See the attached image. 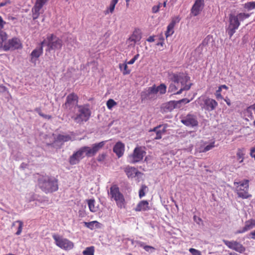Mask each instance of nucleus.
<instances>
[{"label": "nucleus", "mask_w": 255, "mask_h": 255, "mask_svg": "<svg viewBox=\"0 0 255 255\" xmlns=\"http://www.w3.org/2000/svg\"><path fill=\"white\" fill-rule=\"evenodd\" d=\"M38 186L46 194L51 193L58 190V180L48 175H42L38 179Z\"/></svg>", "instance_id": "1"}, {"label": "nucleus", "mask_w": 255, "mask_h": 255, "mask_svg": "<svg viewBox=\"0 0 255 255\" xmlns=\"http://www.w3.org/2000/svg\"><path fill=\"white\" fill-rule=\"evenodd\" d=\"M91 115V112L88 106H79L77 107V111L75 115L71 116L74 121L79 124L87 122Z\"/></svg>", "instance_id": "2"}, {"label": "nucleus", "mask_w": 255, "mask_h": 255, "mask_svg": "<svg viewBox=\"0 0 255 255\" xmlns=\"http://www.w3.org/2000/svg\"><path fill=\"white\" fill-rule=\"evenodd\" d=\"M192 100L184 98L178 101H171L162 105L160 111L162 113H167L171 112L175 108H180L182 105H185Z\"/></svg>", "instance_id": "3"}, {"label": "nucleus", "mask_w": 255, "mask_h": 255, "mask_svg": "<svg viewBox=\"0 0 255 255\" xmlns=\"http://www.w3.org/2000/svg\"><path fill=\"white\" fill-rule=\"evenodd\" d=\"M112 199H113L116 202L118 207L122 209L124 207L125 200L123 195L120 192L119 188L116 185L112 186L109 193Z\"/></svg>", "instance_id": "4"}, {"label": "nucleus", "mask_w": 255, "mask_h": 255, "mask_svg": "<svg viewBox=\"0 0 255 255\" xmlns=\"http://www.w3.org/2000/svg\"><path fill=\"white\" fill-rule=\"evenodd\" d=\"M249 182L248 180H244L243 182H235V185H238L236 189V192L239 197L242 199H248L252 196L249 193Z\"/></svg>", "instance_id": "5"}, {"label": "nucleus", "mask_w": 255, "mask_h": 255, "mask_svg": "<svg viewBox=\"0 0 255 255\" xmlns=\"http://www.w3.org/2000/svg\"><path fill=\"white\" fill-rule=\"evenodd\" d=\"M52 238L55 245L63 250H70L74 248V243L66 238L55 234L52 235Z\"/></svg>", "instance_id": "6"}, {"label": "nucleus", "mask_w": 255, "mask_h": 255, "mask_svg": "<svg viewBox=\"0 0 255 255\" xmlns=\"http://www.w3.org/2000/svg\"><path fill=\"white\" fill-rule=\"evenodd\" d=\"M63 45L62 40L51 34L47 36V48L46 51L61 49Z\"/></svg>", "instance_id": "7"}, {"label": "nucleus", "mask_w": 255, "mask_h": 255, "mask_svg": "<svg viewBox=\"0 0 255 255\" xmlns=\"http://www.w3.org/2000/svg\"><path fill=\"white\" fill-rule=\"evenodd\" d=\"M229 24L226 29V32L231 38L233 34L236 32V30L239 28L240 22L239 17L233 14H230L229 16Z\"/></svg>", "instance_id": "8"}, {"label": "nucleus", "mask_w": 255, "mask_h": 255, "mask_svg": "<svg viewBox=\"0 0 255 255\" xmlns=\"http://www.w3.org/2000/svg\"><path fill=\"white\" fill-rule=\"evenodd\" d=\"M146 152L141 146L136 147L132 153L128 156L129 162L131 163H135L140 162L143 159Z\"/></svg>", "instance_id": "9"}, {"label": "nucleus", "mask_w": 255, "mask_h": 255, "mask_svg": "<svg viewBox=\"0 0 255 255\" xmlns=\"http://www.w3.org/2000/svg\"><path fill=\"white\" fill-rule=\"evenodd\" d=\"M22 46L20 40L17 37H13L5 42L2 46V49L5 51L9 50L13 51L22 48Z\"/></svg>", "instance_id": "10"}, {"label": "nucleus", "mask_w": 255, "mask_h": 255, "mask_svg": "<svg viewBox=\"0 0 255 255\" xmlns=\"http://www.w3.org/2000/svg\"><path fill=\"white\" fill-rule=\"evenodd\" d=\"M105 141H101L98 143L94 144L92 147L89 146H83L82 147L83 153H85L87 157H90L95 155L96 153L101 149L105 145Z\"/></svg>", "instance_id": "11"}, {"label": "nucleus", "mask_w": 255, "mask_h": 255, "mask_svg": "<svg viewBox=\"0 0 255 255\" xmlns=\"http://www.w3.org/2000/svg\"><path fill=\"white\" fill-rule=\"evenodd\" d=\"M181 122L185 126L189 127H195L198 125V121L196 115L188 114L181 118Z\"/></svg>", "instance_id": "12"}, {"label": "nucleus", "mask_w": 255, "mask_h": 255, "mask_svg": "<svg viewBox=\"0 0 255 255\" xmlns=\"http://www.w3.org/2000/svg\"><path fill=\"white\" fill-rule=\"evenodd\" d=\"M170 79L172 82V83L176 84L178 86L180 85L179 83L181 85L186 84L190 79V77L187 75H184L183 73H179V74L172 73L169 75Z\"/></svg>", "instance_id": "13"}, {"label": "nucleus", "mask_w": 255, "mask_h": 255, "mask_svg": "<svg viewBox=\"0 0 255 255\" xmlns=\"http://www.w3.org/2000/svg\"><path fill=\"white\" fill-rule=\"evenodd\" d=\"M166 91V86L165 84L162 83L158 86H156L154 84L152 86L150 87L147 90L146 95H155L159 93L161 95L164 94Z\"/></svg>", "instance_id": "14"}, {"label": "nucleus", "mask_w": 255, "mask_h": 255, "mask_svg": "<svg viewBox=\"0 0 255 255\" xmlns=\"http://www.w3.org/2000/svg\"><path fill=\"white\" fill-rule=\"evenodd\" d=\"M224 244L230 249L242 253L245 251V248L236 241H224Z\"/></svg>", "instance_id": "15"}, {"label": "nucleus", "mask_w": 255, "mask_h": 255, "mask_svg": "<svg viewBox=\"0 0 255 255\" xmlns=\"http://www.w3.org/2000/svg\"><path fill=\"white\" fill-rule=\"evenodd\" d=\"M191 85L192 84H190L189 85H186L183 87H181L179 90H177L178 87L179 86H178L176 84L171 83L169 86L168 92L171 94V96L180 94L183 90H188L190 88Z\"/></svg>", "instance_id": "16"}, {"label": "nucleus", "mask_w": 255, "mask_h": 255, "mask_svg": "<svg viewBox=\"0 0 255 255\" xmlns=\"http://www.w3.org/2000/svg\"><path fill=\"white\" fill-rule=\"evenodd\" d=\"M43 49L41 47H37L30 54V59L29 61L35 65L38 58L42 54Z\"/></svg>", "instance_id": "17"}, {"label": "nucleus", "mask_w": 255, "mask_h": 255, "mask_svg": "<svg viewBox=\"0 0 255 255\" xmlns=\"http://www.w3.org/2000/svg\"><path fill=\"white\" fill-rule=\"evenodd\" d=\"M204 6V0H196L193 5L191 12L194 16L198 15L200 12L202 11Z\"/></svg>", "instance_id": "18"}, {"label": "nucleus", "mask_w": 255, "mask_h": 255, "mask_svg": "<svg viewBox=\"0 0 255 255\" xmlns=\"http://www.w3.org/2000/svg\"><path fill=\"white\" fill-rule=\"evenodd\" d=\"M83 151L82 147L80 148L77 152L73 154L69 158V162L71 165H74L78 163L80 160L83 157Z\"/></svg>", "instance_id": "19"}, {"label": "nucleus", "mask_w": 255, "mask_h": 255, "mask_svg": "<svg viewBox=\"0 0 255 255\" xmlns=\"http://www.w3.org/2000/svg\"><path fill=\"white\" fill-rule=\"evenodd\" d=\"M66 109H72L74 108L75 110L77 109L78 97H67V101L64 105Z\"/></svg>", "instance_id": "20"}, {"label": "nucleus", "mask_w": 255, "mask_h": 255, "mask_svg": "<svg viewBox=\"0 0 255 255\" xmlns=\"http://www.w3.org/2000/svg\"><path fill=\"white\" fill-rule=\"evenodd\" d=\"M255 227V220L253 219L246 221L245 223V226L242 230H238L236 232V234H242L247 231L251 230Z\"/></svg>", "instance_id": "21"}, {"label": "nucleus", "mask_w": 255, "mask_h": 255, "mask_svg": "<svg viewBox=\"0 0 255 255\" xmlns=\"http://www.w3.org/2000/svg\"><path fill=\"white\" fill-rule=\"evenodd\" d=\"M113 151L119 158H120L124 153L125 144L121 141H118L114 146Z\"/></svg>", "instance_id": "22"}, {"label": "nucleus", "mask_w": 255, "mask_h": 255, "mask_svg": "<svg viewBox=\"0 0 255 255\" xmlns=\"http://www.w3.org/2000/svg\"><path fill=\"white\" fill-rule=\"evenodd\" d=\"M150 209L149 203L146 200L140 201L134 208L136 212L146 211Z\"/></svg>", "instance_id": "23"}, {"label": "nucleus", "mask_w": 255, "mask_h": 255, "mask_svg": "<svg viewBox=\"0 0 255 255\" xmlns=\"http://www.w3.org/2000/svg\"><path fill=\"white\" fill-rule=\"evenodd\" d=\"M124 171L128 177L131 178L137 175L138 174L140 173L136 168L129 166L125 167Z\"/></svg>", "instance_id": "24"}, {"label": "nucleus", "mask_w": 255, "mask_h": 255, "mask_svg": "<svg viewBox=\"0 0 255 255\" xmlns=\"http://www.w3.org/2000/svg\"><path fill=\"white\" fill-rule=\"evenodd\" d=\"M206 109L208 111H213L217 106V102L213 99H207L205 101Z\"/></svg>", "instance_id": "25"}, {"label": "nucleus", "mask_w": 255, "mask_h": 255, "mask_svg": "<svg viewBox=\"0 0 255 255\" xmlns=\"http://www.w3.org/2000/svg\"><path fill=\"white\" fill-rule=\"evenodd\" d=\"M141 38V34L139 30H135L133 31V34L129 38L130 41L134 42L135 43L137 41H139Z\"/></svg>", "instance_id": "26"}, {"label": "nucleus", "mask_w": 255, "mask_h": 255, "mask_svg": "<svg viewBox=\"0 0 255 255\" xmlns=\"http://www.w3.org/2000/svg\"><path fill=\"white\" fill-rule=\"evenodd\" d=\"M71 139V137L68 134H58L56 138V141L58 142H67Z\"/></svg>", "instance_id": "27"}, {"label": "nucleus", "mask_w": 255, "mask_h": 255, "mask_svg": "<svg viewBox=\"0 0 255 255\" xmlns=\"http://www.w3.org/2000/svg\"><path fill=\"white\" fill-rule=\"evenodd\" d=\"M163 127L162 129L159 128L157 130L156 132V136L154 137L155 139H160L162 138V135L166 132V128L168 127L167 124H165L162 126Z\"/></svg>", "instance_id": "28"}, {"label": "nucleus", "mask_w": 255, "mask_h": 255, "mask_svg": "<svg viewBox=\"0 0 255 255\" xmlns=\"http://www.w3.org/2000/svg\"><path fill=\"white\" fill-rule=\"evenodd\" d=\"M48 0H36L32 8H34L35 11L40 10Z\"/></svg>", "instance_id": "29"}, {"label": "nucleus", "mask_w": 255, "mask_h": 255, "mask_svg": "<svg viewBox=\"0 0 255 255\" xmlns=\"http://www.w3.org/2000/svg\"><path fill=\"white\" fill-rule=\"evenodd\" d=\"M48 0H36L32 8H34L35 11L40 10Z\"/></svg>", "instance_id": "30"}, {"label": "nucleus", "mask_w": 255, "mask_h": 255, "mask_svg": "<svg viewBox=\"0 0 255 255\" xmlns=\"http://www.w3.org/2000/svg\"><path fill=\"white\" fill-rule=\"evenodd\" d=\"M48 0H36L32 8H34L35 11L40 10Z\"/></svg>", "instance_id": "31"}, {"label": "nucleus", "mask_w": 255, "mask_h": 255, "mask_svg": "<svg viewBox=\"0 0 255 255\" xmlns=\"http://www.w3.org/2000/svg\"><path fill=\"white\" fill-rule=\"evenodd\" d=\"M245 149L244 148H239L237 152V158L239 163H242L244 160Z\"/></svg>", "instance_id": "32"}, {"label": "nucleus", "mask_w": 255, "mask_h": 255, "mask_svg": "<svg viewBox=\"0 0 255 255\" xmlns=\"http://www.w3.org/2000/svg\"><path fill=\"white\" fill-rule=\"evenodd\" d=\"M119 68L121 71L123 72L124 75L129 74L130 72V70L128 69L127 63L125 62L124 63L119 64Z\"/></svg>", "instance_id": "33"}, {"label": "nucleus", "mask_w": 255, "mask_h": 255, "mask_svg": "<svg viewBox=\"0 0 255 255\" xmlns=\"http://www.w3.org/2000/svg\"><path fill=\"white\" fill-rule=\"evenodd\" d=\"M87 203L89 210L91 212H96L97 211V207L95 206V200L94 199L88 200Z\"/></svg>", "instance_id": "34"}, {"label": "nucleus", "mask_w": 255, "mask_h": 255, "mask_svg": "<svg viewBox=\"0 0 255 255\" xmlns=\"http://www.w3.org/2000/svg\"><path fill=\"white\" fill-rule=\"evenodd\" d=\"M7 35L5 32L0 30V48L2 49L3 42L6 41Z\"/></svg>", "instance_id": "35"}, {"label": "nucleus", "mask_w": 255, "mask_h": 255, "mask_svg": "<svg viewBox=\"0 0 255 255\" xmlns=\"http://www.w3.org/2000/svg\"><path fill=\"white\" fill-rule=\"evenodd\" d=\"M16 223L18 224V227L15 234L16 235H19L21 233L23 224L21 221L18 220L14 222L12 224V226H14Z\"/></svg>", "instance_id": "36"}, {"label": "nucleus", "mask_w": 255, "mask_h": 255, "mask_svg": "<svg viewBox=\"0 0 255 255\" xmlns=\"http://www.w3.org/2000/svg\"><path fill=\"white\" fill-rule=\"evenodd\" d=\"M214 147H215V141H213L204 147H200L199 152H206L211 150Z\"/></svg>", "instance_id": "37"}, {"label": "nucleus", "mask_w": 255, "mask_h": 255, "mask_svg": "<svg viewBox=\"0 0 255 255\" xmlns=\"http://www.w3.org/2000/svg\"><path fill=\"white\" fill-rule=\"evenodd\" d=\"M95 253V247L94 246H91L87 247L83 252V255H94Z\"/></svg>", "instance_id": "38"}, {"label": "nucleus", "mask_w": 255, "mask_h": 255, "mask_svg": "<svg viewBox=\"0 0 255 255\" xmlns=\"http://www.w3.org/2000/svg\"><path fill=\"white\" fill-rule=\"evenodd\" d=\"M119 0H112L109 8L106 12V14L108 13L109 12L112 13L115 9V5L118 3Z\"/></svg>", "instance_id": "39"}, {"label": "nucleus", "mask_w": 255, "mask_h": 255, "mask_svg": "<svg viewBox=\"0 0 255 255\" xmlns=\"http://www.w3.org/2000/svg\"><path fill=\"white\" fill-rule=\"evenodd\" d=\"M148 190V187L145 185H142L139 190V197L140 198H142L145 195V192Z\"/></svg>", "instance_id": "40"}, {"label": "nucleus", "mask_w": 255, "mask_h": 255, "mask_svg": "<svg viewBox=\"0 0 255 255\" xmlns=\"http://www.w3.org/2000/svg\"><path fill=\"white\" fill-rule=\"evenodd\" d=\"M173 28L174 27L173 26L172 24H168L165 33L166 37L171 35L174 33Z\"/></svg>", "instance_id": "41"}, {"label": "nucleus", "mask_w": 255, "mask_h": 255, "mask_svg": "<svg viewBox=\"0 0 255 255\" xmlns=\"http://www.w3.org/2000/svg\"><path fill=\"white\" fill-rule=\"evenodd\" d=\"M99 224V222L96 221H92L90 222H84L85 226L91 230L94 229L95 224L98 225Z\"/></svg>", "instance_id": "42"}, {"label": "nucleus", "mask_w": 255, "mask_h": 255, "mask_svg": "<svg viewBox=\"0 0 255 255\" xmlns=\"http://www.w3.org/2000/svg\"><path fill=\"white\" fill-rule=\"evenodd\" d=\"M117 105V103L113 99H109L107 102V106L110 110Z\"/></svg>", "instance_id": "43"}, {"label": "nucleus", "mask_w": 255, "mask_h": 255, "mask_svg": "<svg viewBox=\"0 0 255 255\" xmlns=\"http://www.w3.org/2000/svg\"><path fill=\"white\" fill-rule=\"evenodd\" d=\"M245 7L248 10H251L255 8V1L248 2L245 4Z\"/></svg>", "instance_id": "44"}, {"label": "nucleus", "mask_w": 255, "mask_h": 255, "mask_svg": "<svg viewBox=\"0 0 255 255\" xmlns=\"http://www.w3.org/2000/svg\"><path fill=\"white\" fill-rule=\"evenodd\" d=\"M237 16L239 17V20H243L244 19L248 18L250 16V14L245 13H240Z\"/></svg>", "instance_id": "45"}, {"label": "nucleus", "mask_w": 255, "mask_h": 255, "mask_svg": "<svg viewBox=\"0 0 255 255\" xmlns=\"http://www.w3.org/2000/svg\"><path fill=\"white\" fill-rule=\"evenodd\" d=\"M211 39L210 35H208L202 41L200 46H205L207 45Z\"/></svg>", "instance_id": "46"}, {"label": "nucleus", "mask_w": 255, "mask_h": 255, "mask_svg": "<svg viewBox=\"0 0 255 255\" xmlns=\"http://www.w3.org/2000/svg\"><path fill=\"white\" fill-rule=\"evenodd\" d=\"M189 251L192 255H202L201 253L199 251L194 248H190Z\"/></svg>", "instance_id": "47"}, {"label": "nucleus", "mask_w": 255, "mask_h": 255, "mask_svg": "<svg viewBox=\"0 0 255 255\" xmlns=\"http://www.w3.org/2000/svg\"><path fill=\"white\" fill-rule=\"evenodd\" d=\"M180 20V18L179 16H176L172 18L171 22L169 24H172L173 26L174 27L176 23H178Z\"/></svg>", "instance_id": "48"}, {"label": "nucleus", "mask_w": 255, "mask_h": 255, "mask_svg": "<svg viewBox=\"0 0 255 255\" xmlns=\"http://www.w3.org/2000/svg\"><path fill=\"white\" fill-rule=\"evenodd\" d=\"M39 11L40 10H37V11H35V9H34V8H32V18L33 20H35L36 19L39 14H40V12H39Z\"/></svg>", "instance_id": "49"}, {"label": "nucleus", "mask_w": 255, "mask_h": 255, "mask_svg": "<svg viewBox=\"0 0 255 255\" xmlns=\"http://www.w3.org/2000/svg\"><path fill=\"white\" fill-rule=\"evenodd\" d=\"M140 247H143V248L146 251V252H149L150 250H154L155 249L150 246H144L143 243H141L140 245Z\"/></svg>", "instance_id": "50"}, {"label": "nucleus", "mask_w": 255, "mask_h": 255, "mask_svg": "<svg viewBox=\"0 0 255 255\" xmlns=\"http://www.w3.org/2000/svg\"><path fill=\"white\" fill-rule=\"evenodd\" d=\"M35 111L38 113L39 115L45 118V119H50L51 118V116H49V115H44V114H43L41 112H40V109H36L35 110Z\"/></svg>", "instance_id": "51"}, {"label": "nucleus", "mask_w": 255, "mask_h": 255, "mask_svg": "<svg viewBox=\"0 0 255 255\" xmlns=\"http://www.w3.org/2000/svg\"><path fill=\"white\" fill-rule=\"evenodd\" d=\"M0 93L3 94H6L8 93L6 88L3 86L0 85Z\"/></svg>", "instance_id": "52"}, {"label": "nucleus", "mask_w": 255, "mask_h": 255, "mask_svg": "<svg viewBox=\"0 0 255 255\" xmlns=\"http://www.w3.org/2000/svg\"><path fill=\"white\" fill-rule=\"evenodd\" d=\"M106 155L105 153L99 154L97 157V160L99 162L104 161L106 158Z\"/></svg>", "instance_id": "53"}, {"label": "nucleus", "mask_w": 255, "mask_h": 255, "mask_svg": "<svg viewBox=\"0 0 255 255\" xmlns=\"http://www.w3.org/2000/svg\"><path fill=\"white\" fill-rule=\"evenodd\" d=\"M161 3H159L158 5H155L152 8V11L153 13H156L159 11Z\"/></svg>", "instance_id": "54"}, {"label": "nucleus", "mask_w": 255, "mask_h": 255, "mask_svg": "<svg viewBox=\"0 0 255 255\" xmlns=\"http://www.w3.org/2000/svg\"><path fill=\"white\" fill-rule=\"evenodd\" d=\"M255 152V145L251 148L250 153V156L254 158V159L255 160V154H254Z\"/></svg>", "instance_id": "55"}, {"label": "nucleus", "mask_w": 255, "mask_h": 255, "mask_svg": "<svg viewBox=\"0 0 255 255\" xmlns=\"http://www.w3.org/2000/svg\"><path fill=\"white\" fill-rule=\"evenodd\" d=\"M45 45L47 46V37L40 43V45L38 47H41L43 49V46Z\"/></svg>", "instance_id": "56"}, {"label": "nucleus", "mask_w": 255, "mask_h": 255, "mask_svg": "<svg viewBox=\"0 0 255 255\" xmlns=\"http://www.w3.org/2000/svg\"><path fill=\"white\" fill-rule=\"evenodd\" d=\"M161 127H162V125H159L155 128H153L152 129H151L149 130V132H151V131H154L155 132H156L157 130L160 128H161Z\"/></svg>", "instance_id": "57"}, {"label": "nucleus", "mask_w": 255, "mask_h": 255, "mask_svg": "<svg viewBox=\"0 0 255 255\" xmlns=\"http://www.w3.org/2000/svg\"><path fill=\"white\" fill-rule=\"evenodd\" d=\"M221 88L219 87L218 89L216 90L215 96H221V91H222Z\"/></svg>", "instance_id": "58"}, {"label": "nucleus", "mask_w": 255, "mask_h": 255, "mask_svg": "<svg viewBox=\"0 0 255 255\" xmlns=\"http://www.w3.org/2000/svg\"><path fill=\"white\" fill-rule=\"evenodd\" d=\"M4 24H5V22L3 20L2 17L0 16V27L3 28Z\"/></svg>", "instance_id": "59"}, {"label": "nucleus", "mask_w": 255, "mask_h": 255, "mask_svg": "<svg viewBox=\"0 0 255 255\" xmlns=\"http://www.w3.org/2000/svg\"><path fill=\"white\" fill-rule=\"evenodd\" d=\"M250 236L251 239H255V230L251 232L250 233Z\"/></svg>", "instance_id": "60"}, {"label": "nucleus", "mask_w": 255, "mask_h": 255, "mask_svg": "<svg viewBox=\"0 0 255 255\" xmlns=\"http://www.w3.org/2000/svg\"><path fill=\"white\" fill-rule=\"evenodd\" d=\"M147 41L149 42H153L154 41V36H149L146 40Z\"/></svg>", "instance_id": "61"}, {"label": "nucleus", "mask_w": 255, "mask_h": 255, "mask_svg": "<svg viewBox=\"0 0 255 255\" xmlns=\"http://www.w3.org/2000/svg\"><path fill=\"white\" fill-rule=\"evenodd\" d=\"M135 61L134 59H133V58H132L130 61H129L127 63V64H132L134 63Z\"/></svg>", "instance_id": "62"}, {"label": "nucleus", "mask_w": 255, "mask_h": 255, "mask_svg": "<svg viewBox=\"0 0 255 255\" xmlns=\"http://www.w3.org/2000/svg\"><path fill=\"white\" fill-rule=\"evenodd\" d=\"M220 87L222 89H225L226 90H228V87L225 85H221L220 86Z\"/></svg>", "instance_id": "63"}, {"label": "nucleus", "mask_w": 255, "mask_h": 255, "mask_svg": "<svg viewBox=\"0 0 255 255\" xmlns=\"http://www.w3.org/2000/svg\"><path fill=\"white\" fill-rule=\"evenodd\" d=\"M7 1H5V2H0V8L2 6H5L6 4H7Z\"/></svg>", "instance_id": "64"}]
</instances>
